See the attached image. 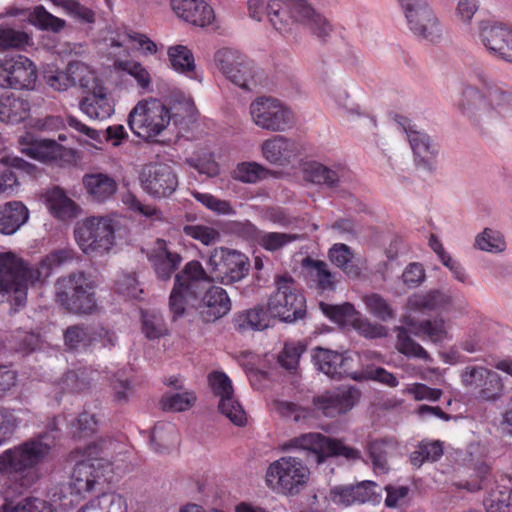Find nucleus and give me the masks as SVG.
<instances>
[{
	"label": "nucleus",
	"mask_w": 512,
	"mask_h": 512,
	"mask_svg": "<svg viewBox=\"0 0 512 512\" xmlns=\"http://www.w3.org/2000/svg\"><path fill=\"white\" fill-rule=\"evenodd\" d=\"M354 254L352 249L343 243H335L328 252L330 261L342 269L349 277H359L361 270L358 266L351 264Z\"/></svg>",
	"instance_id": "obj_45"
},
{
	"label": "nucleus",
	"mask_w": 512,
	"mask_h": 512,
	"mask_svg": "<svg viewBox=\"0 0 512 512\" xmlns=\"http://www.w3.org/2000/svg\"><path fill=\"white\" fill-rule=\"evenodd\" d=\"M80 110L91 119L104 120L114 112L104 87H97L91 95L80 101Z\"/></svg>",
	"instance_id": "obj_39"
},
{
	"label": "nucleus",
	"mask_w": 512,
	"mask_h": 512,
	"mask_svg": "<svg viewBox=\"0 0 512 512\" xmlns=\"http://www.w3.org/2000/svg\"><path fill=\"white\" fill-rule=\"evenodd\" d=\"M406 323L407 327H396L398 351L408 357L430 360L428 352L411 338L416 322ZM420 332L414 334L423 339L428 338L433 343H442L448 338L444 322H421Z\"/></svg>",
	"instance_id": "obj_13"
},
{
	"label": "nucleus",
	"mask_w": 512,
	"mask_h": 512,
	"mask_svg": "<svg viewBox=\"0 0 512 512\" xmlns=\"http://www.w3.org/2000/svg\"><path fill=\"white\" fill-rule=\"evenodd\" d=\"M345 169L338 167L330 169L318 162L308 163L304 169L305 179L315 184H325L330 188L337 187V184L344 176Z\"/></svg>",
	"instance_id": "obj_43"
},
{
	"label": "nucleus",
	"mask_w": 512,
	"mask_h": 512,
	"mask_svg": "<svg viewBox=\"0 0 512 512\" xmlns=\"http://www.w3.org/2000/svg\"><path fill=\"white\" fill-rule=\"evenodd\" d=\"M374 481L364 480L354 484L336 485L330 489L329 499L339 507L347 508L365 503H376L380 495Z\"/></svg>",
	"instance_id": "obj_23"
},
{
	"label": "nucleus",
	"mask_w": 512,
	"mask_h": 512,
	"mask_svg": "<svg viewBox=\"0 0 512 512\" xmlns=\"http://www.w3.org/2000/svg\"><path fill=\"white\" fill-rule=\"evenodd\" d=\"M367 310L379 320L393 319L395 314L390 303L377 293H371L363 298Z\"/></svg>",
	"instance_id": "obj_53"
},
{
	"label": "nucleus",
	"mask_w": 512,
	"mask_h": 512,
	"mask_svg": "<svg viewBox=\"0 0 512 512\" xmlns=\"http://www.w3.org/2000/svg\"><path fill=\"white\" fill-rule=\"evenodd\" d=\"M291 276L276 278V292L268 299L266 307L256 306L245 310L239 320H302L306 316V301L303 295L294 291Z\"/></svg>",
	"instance_id": "obj_5"
},
{
	"label": "nucleus",
	"mask_w": 512,
	"mask_h": 512,
	"mask_svg": "<svg viewBox=\"0 0 512 512\" xmlns=\"http://www.w3.org/2000/svg\"><path fill=\"white\" fill-rule=\"evenodd\" d=\"M272 408L284 418H291L296 423H304L311 419L313 412L309 408L302 407L296 403L274 400Z\"/></svg>",
	"instance_id": "obj_51"
},
{
	"label": "nucleus",
	"mask_w": 512,
	"mask_h": 512,
	"mask_svg": "<svg viewBox=\"0 0 512 512\" xmlns=\"http://www.w3.org/2000/svg\"><path fill=\"white\" fill-rule=\"evenodd\" d=\"M37 68L33 61L23 55L0 58V88L31 90L37 80Z\"/></svg>",
	"instance_id": "obj_16"
},
{
	"label": "nucleus",
	"mask_w": 512,
	"mask_h": 512,
	"mask_svg": "<svg viewBox=\"0 0 512 512\" xmlns=\"http://www.w3.org/2000/svg\"><path fill=\"white\" fill-rule=\"evenodd\" d=\"M283 450L305 452L306 460L322 464L329 457H343L349 462L362 459L359 449L346 445L340 439L330 438L321 433H304L283 443Z\"/></svg>",
	"instance_id": "obj_6"
},
{
	"label": "nucleus",
	"mask_w": 512,
	"mask_h": 512,
	"mask_svg": "<svg viewBox=\"0 0 512 512\" xmlns=\"http://www.w3.org/2000/svg\"><path fill=\"white\" fill-rule=\"evenodd\" d=\"M172 115L170 109L155 98L139 101L128 115V126L146 142L156 141L168 127Z\"/></svg>",
	"instance_id": "obj_7"
},
{
	"label": "nucleus",
	"mask_w": 512,
	"mask_h": 512,
	"mask_svg": "<svg viewBox=\"0 0 512 512\" xmlns=\"http://www.w3.org/2000/svg\"><path fill=\"white\" fill-rule=\"evenodd\" d=\"M105 45L110 49H122L117 54H123L124 50H128L126 47L127 42L137 44L136 49L141 50L144 54L153 55L157 52V45L147 35L133 31L126 27H117L115 29H109L107 35L104 38ZM116 54L111 51L109 54ZM108 58L111 60L110 55Z\"/></svg>",
	"instance_id": "obj_29"
},
{
	"label": "nucleus",
	"mask_w": 512,
	"mask_h": 512,
	"mask_svg": "<svg viewBox=\"0 0 512 512\" xmlns=\"http://www.w3.org/2000/svg\"><path fill=\"white\" fill-rule=\"evenodd\" d=\"M317 369L332 379L349 377L356 381H362L363 375L353 371V358L346 353L317 348L313 356Z\"/></svg>",
	"instance_id": "obj_24"
},
{
	"label": "nucleus",
	"mask_w": 512,
	"mask_h": 512,
	"mask_svg": "<svg viewBox=\"0 0 512 512\" xmlns=\"http://www.w3.org/2000/svg\"><path fill=\"white\" fill-rule=\"evenodd\" d=\"M397 449V442L392 438L370 439L365 445V452L376 474H386L390 470L389 457Z\"/></svg>",
	"instance_id": "obj_34"
},
{
	"label": "nucleus",
	"mask_w": 512,
	"mask_h": 512,
	"mask_svg": "<svg viewBox=\"0 0 512 512\" xmlns=\"http://www.w3.org/2000/svg\"><path fill=\"white\" fill-rule=\"evenodd\" d=\"M18 144L23 154L41 162H56L67 154V150L55 140L41 138L32 132L20 136Z\"/></svg>",
	"instance_id": "obj_25"
},
{
	"label": "nucleus",
	"mask_w": 512,
	"mask_h": 512,
	"mask_svg": "<svg viewBox=\"0 0 512 512\" xmlns=\"http://www.w3.org/2000/svg\"><path fill=\"white\" fill-rule=\"evenodd\" d=\"M78 512H127L125 499L117 493H103Z\"/></svg>",
	"instance_id": "obj_44"
},
{
	"label": "nucleus",
	"mask_w": 512,
	"mask_h": 512,
	"mask_svg": "<svg viewBox=\"0 0 512 512\" xmlns=\"http://www.w3.org/2000/svg\"><path fill=\"white\" fill-rule=\"evenodd\" d=\"M196 402L193 392L175 393L165 395L161 399V407L164 411L182 412L191 408Z\"/></svg>",
	"instance_id": "obj_57"
},
{
	"label": "nucleus",
	"mask_w": 512,
	"mask_h": 512,
	"mask_svg": "<svg viewBox=\"0 0 512 512\" xmlns=\"http://www.w3.org/2000/svg\"><path fill=\"white\" fill-rule=\"evenodd\" d=\"M359 391L355 388H348L341 391L325 392L314 397L315 408L326 417H335L351 410L358 401Z\"/></svg>",
	"instance_id": "obj_30"
},
{
	"label": "nucleus",
	"mask_w": 512,
	"mask_h": 512,
	"mask_svg": "<svg viewBox=\"0 0 512 512\" xmlns=\"http://www.w3.org/2000/svg\"><path fill=\"white\" fill-rule=\"evenodd\" d=\"M201 295L202 291L186 289L179 283L174 284L169 297V310L173 320L193 316V312H197V303Z\"/></svg>",
	"instance_id": "obj_35"
},
{
	"label": "nucleus",
	"mask_w": 512,
	"mask_h": 512,
	"mask_svg": "<svg viewBox=\"0 0 512 512\" xmlns=\"http://www.w3.org/2000/svg\"><path fill=\"white\" fill-rule=\"evenodd\" d=\"M55 288L56 302L65 310L87 315L97 311L94 287L84 272H73L59 278Z\"/></svg>",
	"instance_id": "obj_8"
},
{
	"label": "nucleus",
	"mask_w": 512,
	"mask_h": 512,
	"mask_svg": "<svg viewBox=\"0 0 512 512\" xmlns=\"http://www.w3.org/2000/svg\"><path fill=\"white\" fill-rule=\"evenodd\" d=\"M74 257L75 251L72 248L56 249L33 266L12 252L0 253V293L8 295L15 306H24L29 285L47 278L53 268Z\"/></svg>",
	"instance_id": "obj_1"
},
{
	"label": "nucleus",
	"mask_w": 512,
	"mask_h": 512,
	"mask_svg": "<svg viewBox=\"0 0 512 512\" xmlns=\"http://www.w3.org/2000/svg\"><path fill=\"white\" fill-rule=\"evenodd\" d=\"M306 266L309 268L311 278L321 290H332L335 287L334 275L328 269L326 262L307 258Z\"/></svg>",
	"instance_id": "obj_49"
},
{
	"label": "nucleus",
	"mask_w": 512,
	"mask_h": 512,
	"mask_svg": "<svg viewBox=\"0 0 512 512\" xmlns=\"http://www.w3.org/2000/svg\"><path fill=\"white\" fill-rule=\"evenodd\" d=\"M310 471L302 460L285 456L271 463L266 472L267 485L282 493L295 495L307 483Z\"/></svg>",
	"instance_id": "obj_11"
},
{
	"label": "nucleus",
	"mask_w": 512,
	"mask_h": 512,
	"mask_svg": "<svg viewBox=\"0 0 512 512\" xmlns=\"http://www.w3.org/2000/svg\"><path fill=\"white\" fill-rule=\"evenodd\" d=\"M480 39L491 54L512 63V29L502 24L482 22Z\"/></svg>",
	"instance_id": "obj_26"
},
{
	"label": "nucleus",
	"mask_w": 512,
	"mask_h": 512,
	"mask_svg": "<svg viewBox=\"0 0 512 512\" xmlns=\"http://www.w3.org/2000/svg\"><path fill=\"white\" fill-rule=\"evenodd\" d=\"M143 190L154 198L172 195L178 187V176L166 163L147 164L140 176Z\"/></svg>",
	"instance_id": "obj_20"
},
{
	"label": "nucleus",
	"mask_w": 512,
	"mask_h": 512,
	"mask_svg": "<svg viewBox=\"0 0 512 512\" xmlns=\"http://www.w3.org/2000/svg\"><path fill=\"white\" fill-rule=\"evenodd\" d=\"M319 307L324 316L330 320H346L347 318L359 320L357 318L358 312L356 311L354 305L349 302H344L338 305L320 302Z\"/></svg>",
	"instance_id": "obj_60"
},
{
	"label": "nucleus",
	"mask_w": 512,
	"mask_h": 512,
	"mask_svg": "<svg viewBox=\"0 0 512 512\" xmlns=\"http://www.w3.org/2000/svg\"><path fill=\"white\" fill-rule=\"evenodd\" d=\"M215 63L222 74L236 86L249 91L256 86L254 64L238 50L220 49L215 54Z\"/></svg>",
	"instance_id": "obj_15"
},
{
	"label": "nucleus",
	"mask_w": 512,
	"mask_h": 512,
	"mask_svg": "<svg viewBox=\"0 0 512 512\" xmlns=\"http://www.w3.org/2000/svg\"><path fill=\"white\" fill-rule=\"evenodd\" d=\"M82 183L86 193L97 203H103L110 199L118 188L113 177L101 172L85 174Z\"/></svg>",
	"instance_id": "obj_37"
},
{
	"label": "nucleus",
	"mask_w": 512,
	"mask_h": 512,
	"mask_svg": "<svg viewBox=\"0 0 512 512\" xmlns=\"http://www.w3.org/2000/svg\"><path fill=\"white\" fill-rule=\"evenodd\" d=\"M475 247L490 253H501L506 249V241L499 231L485 228L476 236Z\"/></svg>",
	"instance_id": "obj_50"
},
{
	"label": "nucleus",
	"mask_w": 512,
	"mask_h": 512,
	"mask_svg": "<svg viewBox=\"0 0 512 512\" xmlns=\"http://www.w3.org/2000/svg\"><path fill=\"white\" fill-rule=\"evenodd\" d=\"M30 103L27 99L12 92L0 96V121L18 124L30 115Z\"/></svg>",
	"instance_id": "obj_38"
},
{
	"label": "nucleus",
	"mask_w": 512,
	"mask_h": 512,
	"mask_svg": "<svg viewBox=\"0 0 512 512\" xmlns=\"http://www.w3.org/2000/svg\"><path fill=\"white\" fill-rule=\"evenodd\" d=\"M183 233L207 246L216 243L220 239V233L215 228L199 224L185 225Z\"/></svg>",
	"instance_id": "obj_62"
},
{
	"label": "nucleus",
	"mask_w": 512,
	"mask_h": 512,
	"mask_svg": "<svg viewBox=\"0 0 512 512\" xmlns=\"http://www.w3.org/2000/svg\"><path fill=\"white\" fill-rule=\"evenodd\" d=\"M177 440V428L173 423L158 422L155 424L151 434V442L156 452L162 453L168 450L177 443Z\"/></svg>",
	"instance_id": "obj_46"
},
{
	"label": "nucleus",
	"mask_w": 512,
	"mask_h": 512,
	"mask_svg": "<svg viewBox=\"0 0 512 512\" xmlns=\"http://www.w3.org/2000/svg\"><path fill=\"white\" fill-rule=\"evenodd\" d=\"M110 57L114 72L131 76L143 91L151 89L152 77L150 72L141 62L132 59L128 50H124L123 54L111 53Z\"/></svg>",
	"instance_id": "obj_33"
},
{
	"label": "nucleus",
	"mask_w": 512,
	"mask_h": 512,
	"mask_svg": "<svg viewBox=\"0 0 512 512\" xmlns=\"http://www.w3.org/2000/svg\"><path fill=\"white\" fill-rule=\"evenodd\" d=\"M45 204L50 214L60 221L76 218L80 210L75 201L59 187H54L45 193Z\"/></svg>",
	"instance_id": "obj_36"
},
{
	"label": "nucleus",
	"mask_w": 512,
	"mask_h": 512,
	"mask_svg": "<svg viewBox=\"0 0 512 512\" xmlns=\"http://www.w3.org/2000/svg\"><path fill=\"white\" fill-rule=\"evenodd\" d=\"M102 443L93 442L83 451L84 459L78 461L71 476V487L77 494L90 492L106 473L112 471V464L101 457Z\"/></svg>",
	"instance_id": "obj_10"
},
{
	"label": "nucleus",
	"mask_w": 512,
	"mask_h": 512,
	"mask_svg": "<svg viewBox=\"0 0 512 512\" xmlns=\"http://www.w3.org/2000/svg\"><path fill=\"white\" fill-rule=\"evenodd\" d=\"M167 55L171 67L178 73L196 79L195 72V58L192 51L184 45L170 46L167 50Z\"/></svg>",
	"instance_id": "obj_42"
},
{
	"label": "nucleus",
	"mask_w": 512,
	"mask_h": 512,
	"mask_svg": "<svg viewBox=\"0 0 512 512\" xmlns=\"http://www.w3.org/2000/svg\"><path fill=\"white\" fill-rule=\"evenodd\" d=\"M395 121L406 133L410 147L413 151L415 163L428 171L435 169V158L438 154V147L433 143L428 134L417 130L411 120L402 115H396Z\"/></svg>",
	"instance_id": "obj_22"
},
{
	"label": "nucleus",
	"mask_w": 512,
	"mask_h": 512,
	"mask_svg": "<svg viewBox=\"0 0 512 512\" xmlns=\"http://www.w3.org/2000/svg\"><path fill=\"white\" fill-rule=\"evenodd\" d=\"M270 171L257 162L244 161L236 165L232 178L242 183L255 184L268 177Z\"/></svg>",
	"instance_id": "obj_47"
},
{
	"label": "nucleus",
	"mask_w": 512,
	"mask_h": 512,
	"mask_svg": "<svg viewBox=\"0 0 512 512\" xmlns=\"http://www.w3.org/2000/svg\"><path fill=\"white\" fill-rule=\"evenodd\" d=\"M90 381L85 370H72L63 375L60 381L64 392H81L89 387Z\"/></svg>",
	"instance_id": "obj_61"
},
{
	"label": "nucleus",
	"mask_w": 512,
	"mask_h": 512,
	"mask_svg": "<svg viewBox=\"0 0 512 512\" xmlns=\"http://www.w3.org/2000/svg\"><path fill=\"white\" fill-rule=\"evenodd\" d=\"M410 31L417 37L431 42L439 39L442 28L427 0H415L401 7Z\"/></svg>",
	"instance_id": "obj_19"
},
{
	"label": "nucleus",
	"mask_w": 512,
	"mask_h": 512,
	"mask_svg": "<svg viewBox=\"0 0 512 512\" xmlns=\"http://www.w3.org/2000/svg\"><path fill=\"white\" fill-rule=\"evenodd\" d=\"M65 345L69 349H76L80 346L87 347L94 343H101L102 346L114 345L116 336L103 328L100 324L95 327L84 323L70 326L64 332Z\"/></svg>",
	"instance_id": "obj_27"
},
{
	"label": "nucleus",
	"mask_w": 512,
	"mask_h": 512,
	"mask_svg": "<svg viewBox=\"0 0 512 512\" xmlns=\"http://www.w3.org/2000/svg\"><path fill=\"white\" fill-rule=\"evenodd\" d=\"M267 16L281 34L291 33L297 24H302L318 39L325 41L333 30L330 22L317 13L306 0H269Z\"/></svg>",
	"instance_id": "obj_4"
},
{
	"label": "nucleus",
	"mask_w": 512,
	"mask_h": 512,
	"mask_svg": "<svg viewBox=\"0 0 512 512\" xmlns=\"http://www.w3.org/2000/svg\"><path fill=\"white\" fill-rule=\"evenodd\" d=\"M461 382L484 401H496L503 395L504 384L501 376L483 366L465 367L461 373Z\"/></svg>",
	"instance_id": "obj_17"
},
{
	"label": "nucleus",
	"mask_w": 512,
	"mask_h": 512,
	"mask_svg": "<svg viewBox=\"0 0 512 512\" xmlns=\"http://www.w3.org/2000/svg\"><path fill=\"white\" fill-rule=\"evenodd\" d=\"M305 350L306 346L301 342L286 343L278 355V363L284 369L294 372L296 371L299 359Z\"/></svg>",
	"instance_id": "obj_56"
},
{
	"label": "nucleus",
	"mask_w": 512,
	"mask_h": 512,
	"mask_svg": "<svg viewBox=\"0 0 512 512\" xmlns=\"http://www.w3.org/2000/svg\"><path fill=\"white\" fill-rule=\"evenodd\" d=\"M483 92L472 85L464 87L458 108L473 124L487 123L497 118L512 116V91L504 85L492 82L483 72H476Z\"/></svg>",
	"instance_id": "obj_3"
},
{
	"label": "nucleus",
	"mask_w": 512,
	"mask_h": 512,
	"mask_svg": "<svg viewBox=\"0 0 512 512\" xmlns=\"http://www.w3.org/2000/svg\"><path fill=\"white\" fill-rule=\"evenodd\" d=\"M263 157L271 164L287 165L296 160L304 151L303 144L281 135L273 136L261 146Z\"/></svg>",
	"instance_id": "obj_28"
},
{
	"label": "nucleus",
	"mask_w": 512,
	"mask_h": 512,
	"mask_svg": "<svg viewBox=\"0 0 512 512\" xmlns=\"http://www.w3.org/2000/svg\"><path fill=\"white\" fill-rule=\"evenodd\" d=\"M200 281L213 282L211 274L207 272L202 264L197 260L187 262L181 271L175 274L174 284H180L181 287L194 291H202Z\"/></svg>",
	"instance_id": "obj_41"
},
{
	"label": "nucleus",
	"mask_w": 512,
	"mask_h": 512,
	"mask_svg": "<svg viewBox=\"0 0 512 512\" xmlns=\"http://www.w3.org/2000/svg\"><path fill=\"white\" fill-rule=\"evenodd\" d=\"M97 419L94 414L83 412L70 424V433L74 438H84L96 431Z\"/></svg>",
	"instance_id": "obj_59"
},
{
	"label": "nucleus",
	"mask_w": 512,
	"mask_h": 512,
	"mask_svg": "<svg viewBox=\"0 0 512 512\" xmlns=\"http://www.w3.org/2000/svg\"><path fill=\"white\" fill-rule=\"evenodd\" d=\"M29 218L27 207L20 201H11L0 207V232L11 235Z\"/></svg>",
	"instance_id": "obj_40"
},
{
	"label": "nucleus",
	"mask_w": 512,
	"mask_h": 512,
	"mask_svg": "<svg viewBox=\"0 0 512 512\" xmlns=\"http://www.w3.org/2000/svg\"><path fill=\"white\" fill-rule=\"evenodd\" d=\"M296 239L297 235L294 234L282 232H266L261 230L257 244L267 251L275 252L282 249L289 243L295 241Z\"/></svg>",
	"instance_id": "obj_54"
},
{
	"label": "nucleus",
	"mask_w": 512,
	"mask_h": 512,
	"mask_svg": "<svg viewBox=\"0 0 512 512\" xmlns=\"http://www.w3.org/2000/svg\"><path fill=\"white\" fill-rule=\"evenodd\" d=\"M29 41L30 37L26 32L0 25V52L24 49Z\"/></svg>",
	"instance_id": "obj_52"
},
{
	"label": "nucleus",
	"mask_w": 512,
	"mask_h": 512,
	"mask_svg": "<svg viewBox=\"0 0 512 512\" xmlns=\"http://www.w3.org/2000/svg\"><path fill=\"white\" fill-rule=\"evenodd\" d=\"M231 310V300L221 287L213 286L199 296L197 312L203 320H219Z\"/></svg>",
	"instance_id": "obj_31"
},
{
	"label": "nucleus",
	"mask_w": 512,
	"mask_h": 512,
	"mask_svg": "<svg viewBox=\"0 0 512 512\" xmlns=\"http://www.w3.org/2000/svg\"><path fill=\"white\" fill-rule=\"evenodd\" d=\"M145 254L156 278L161 281H169L183 262L176 245L162 238H157Z\"/></svg>",
	"instance_id": "obj_18"
},
{
	"label": "nucleus",
	"mask_w": 512,
	"mask_h": 512,
	"mask_svg": "<svg viewBox=\"0 0 512 512\" xmlns=\"http://www.w3.org/2000/svg\"><path fill=\"white\" fill-rule=\"evenodd\" d=\"M0 512H54L52 506L36 497H28L13 507H3Z\"/></svg>",
	"instance_id": "obj_64"
},
{
	"label": "nucleus",
	"mask_w": 512,
	"mask_h": 512,
	"mask_svg": "<svg viewBox=\"0 0 512 512\" xmlns=\"http://www.w3.org/2000/svg\"><path fill=\"white\" fill-rule=\"evenodd\" d=\"M188 164L199 173L208 177H215L219 174V165L212 152L203 150L187 160Z\"/></svg>",
	"instance_id": "obj_55"
},
{
	"label": "nucleus",
	"mask_w": 512,
	"mask_h": 512,
	"mask_svg": "<svg viewBox=\"0 0 512 512\" xmlns=\"http://www.w3.org/2000/svg\"><path fill=\"white\" fill-rule=\"evenodd\" d=\"M249 267V259L245 254L223 247L215 248L207 261L212 281L225 285L243 279Z\"/></svg>",
	"instance_id": "obj_12"
},
{
	"label": "nucleus",
	"mask_w": 512,
	"mask_h": 512,
	"mask_svg": "<svg viewBox=\"0 0 512 512\" xmlns=\"http://www.w3.org/2000/svg\"><path fill=\"white\" fill-rule=\"evenodd\" d=\"M29 22L41 29L52 32H59L65 27V20L58 18L48 12L42 5L36 6L29 14Z\"/></svg>",
	"instance_id": "obj_48"
},
{
	"label": "nucleus",
	"mask_w": 512,
	"mask_h": 512,
	"mask_svg": "<svg viewBox=\"0 0 512 512\" xmlns=\"http://www.w3.org/2000/svg\"><path fill=\"white\" fill-rule=\"evenodd\" d=\"M208 381L213 393L220 398L219 411L234 425L244 426L247 422L246 413L234 397L231 379L224 372L215 371L209 374Z\"/></svg>",
	"instance_id": "obj_21"
},
{
	"label": "nucleus",
	"mask_w": 512,
	"mask_h": 512,
	"mask_svg": "<svg viewBox=\"0 0 512 512\" xmlns=\"http://www.w3.org/2000/svg\"><path fill=\"white\" fill-rule=\"evenodd\" d=\"M250 114L258 127L283 132L294 124V115L281 101L272 97H258L250 104Z\"/></svg>",
	"instance_id": "obj_14"
},
{
	"label": "nucleus",
	"mask_w": 512,
	"mask_h": 512,
	"mask_svg": "<svg viewBox=\"0 0 512 512\" xmlns=\"http://www.w3.org/2000/svg\"><path fill=\"white\" fill-rule=\"evenodd\" d=\"M74 239L86 255H104L115 243L114 221L109 217H88L75 225Z\"/></svg>",
	"instance_id": "obj_9"
},
{
	"label": "nucleus",
	"mask_w": 512,
	"mask_h": 512,
	"mask_svg": "<svg viewBox=\"0 0 512 512\" xmlns=\"http://www.w3.org/2000/svg\"><path fill=\"white\" fill-rule=\"evenodd\" d=\"M442 294L438 291H430L425 294H413L408 298L407 307L413 311H429L439 306Z\"/></svg>",
	"instance_id": "obj_58"
},
{
	"label": "nucleus",
	"mask_w": 512,
	"mask_h": 512,
	"mask_svg": "<svg viewBox=\"0 0 512 512\" xmlns=\"http://www.w3.org/2000/svg\"><path fill=\"white\" fill-rule=\"evenodd\" d=\"M487 512H509L511 505V491L503 487L492 491L484 500Z\"/></svg>",
	"instance_id": "obj_63"
},
{
	"label": "nucleus",
	"mask_w": 512,
	"mask_h": 512,
	"mask_svg": "<svg viewBox=\"0 0 512 512\" xmlns=\"http://www.w3.org/2000/svg\"><path fill=\"white\" fill-rule=\"evenodd\" d=\"M173 11L192 25L205 27L210 25L214 18V10L204 0H171Z\"/></svg>",
	"instance_id": "obj_32"
},
{
	"label": "nucleus",
	"mask_w": 512,
	"mask_h": 512,
	"mask_svg": "<svg viewBox=\"0 0 512 512\" xmlns=\"http://www.w3.org/2000/svg\"><path fill=\"white\" fill-rule=\"evenodd\" d=\"M58 418L47 429L0 454V472L16 477L24 488H30L39 478L38 467L46 462L59 434Z\"/></svg>",
	"instance_id": "obj_2"
}]
</instances>
